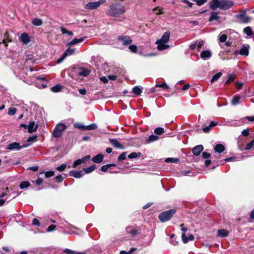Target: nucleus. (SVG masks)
<instances>
[{"instance_id":"58","label":"nucleus","mask_w":254,"mask_h":254,"mask_svg":"<svg viewBox=\"0 0 254 254\" xmlns=\"http://www.w3.org/2000/svg\"><path fill=\"white\" fill-rule=\"evenodd\" d=\"M32 224L33 225L39 226L40 223L38 219L34 218L32 221Z\"/></svg>"},{"instance_id":"30","label":"nucleus","mask_w":254,"mask_h":254,"mask_svg":"<svg viewBox=\"0 0 254 254\" xmlns=\"http://www.w3.org/2000/svg\"><path fill=\"white\" fill-rule=\"evenodd\" d=\"M141 153L139 152H132L128 155V158L129 159H135L137 158H140L141 157Z\"/></svg>"},{"instance_id":"34","label":"nucleus","mask_w":254,"mask_h":254,"mask_svg":"<svg viewBox=\"0 0 254 254\" xmlns=\"http://www.w3.org/2000/svg\"><path fill=\"white\" fill-rule=\"evenodd\" d=\"M95 169V165H93L88 168H84L83 171L86 174H89L92 172Z\"/></svg>"},{"instance_id":"41","label":"nucleus","mask_w":254,"mask_h":254,"mask_svg":"<svg viewBox=\"0 0 254 254\" xmlns=\"http://www.w3.org/2000/svg\"><path fill=\"white\" fill-rule=\"evenodd\" d=\"M61 32L63 34H68L69 35H73V32L71 31L67 30L65 28L62 27L61 29Z\"/></svg>"},{"instance_id":"10","label":"nucleus","mask_w":254,"mask_h":254,"mask_svg":"<svg viewBox=\"0 0 254 254\" xmlns=\"http://www.w3.org/2000/svg\"><path fill=\"white\" fill-rule=\"evenodd\" d=\"M75 50L74 49H71L70 48H68L66 50L64 53L63 54L61 58L57 60L58 64L61 63L67 56L71 55L74 52Z\"/></svg>"},{"instance_id":"2","label":"nucleus","mask_w":254,"mask_h":254,"mask_svg":"<svg viewBox=\"0 0 254 254\" xmlns=\"http://www.w3.org/2000/svg\"><path fill=\"white\" fill-rule=\"evenodd\" d=\"M170 32L167 31L164 33L160 39L157 40L155 43L157 45V49L159 51H163L168 49L170 47L169 45L166 44L169 41Z\"/></svg>"},{"instance_id":"35","label":"nucleus","mask_w":254,"mask_h":254,"mask_svg":"<svg viewBox=\"0 0 254 254\" xmlns=\"http://www.w3.org/2000/svg\"><path fill=\"white\" fill-rule=\"evenodd\" d=\"M243 31L248 36H252L253 35L252 29L249 26L245 28Z\"/></svg>"},{"instance_id":"4","label":"nucleus","mask_w":254,"mask_h":254,"mask_svg":"<svg viewBox=\"0 0 254 254\" xmlns=\"http://www.w3.org/2000/svg\"><path fill=\"white\" fill-rule=\"evenodd\" d=\"M175 213V209H169L160 213L158 218L161 222H166L169 220Z\"/></svg>"},{"instance_id":"38","label":"nucleus","mask_w":254,"mask_h":254,"mask_svg":"<svg viewBox=\"0 0 254 254\" xmlns=\"http://www.w3.org/2000/svg\"><path fill=\"white\" fill-rule=\"evenodd\" d=\"M30 186V183L28 181H23L22 182L20 185L19 188L21 189H24L27 187H28Z\"/></svg>"},{"instance_id":"33","label":"nucleus","mask_w":254,"mask_h":254,"mask_svg":"<svg viewBox=\"0 0 254 254\" xmlns=\"http://www.w3.org/2000/svg\"><path fill=\"white\" fill-rule=\"evenodd\" d=\"M127 232L132 236H135L137 234L136 230L132 229L131 227H128L126 229Z\"/></svg>"},{"instance_id":"62","label":"nucleus","mask_w":254,"mask_h":254,"mask_svg":"<svg viewBox=\"0 0 254 254\" xmlns=\"http://www.w3.org/2000/svg\"><path fill=\"white\" fill-rule=\"evenodd\" d=\"M36 138H37V136L33 135V136H32L29 137L28 139H27V141L31 142V141H34L35 140H36Z\"/></svg>"},{"instance_id":"59","label":"nucleus","mask_w":254,"mask_h":254,"mask_svg":"<svg viewBox=\"0 0 254 254\" xmlns=\"http://www.w3.org/2000/svg\"><path fill=\"white\" fill-rule=\"evenodd\" d=\"M64 178L62 176H56L55 177V180L57 182H61L63 180Z\"/></svg>"},{"instance_id":"55","label":"nucleus","mask_w":254,"mask_h":254,"mask_svg":"<svg viewBox=\"0 0 254 254\" xmlns=\"http://www.w3.org/2000/svg\"><path fill=\"white\" fill-rule=\"evenodd\" d=\"M83 126L84 125L80 123H75L74 124V127L79 128L81 130H83Z\"/></svg>"},{"instance_id":"9","label":"nucleus","mask_w":254,"mask_h":254,"mask_svg":"<svg viewBox=\"0 0 254 254\" xmlns=\"http://www.w3.org/2000/svg\"><path fill=\"white\" fill-rule=\"evenodd\" d=\"M234 4V2L231 0H221L220 9L226 10L232 7Z\"/></svg>"},{"instance_id":"60","label":"nucleus","mask_w":254,"mask_h":254,"mask_svg":"<svg viewBox=\"0 0 254 254\" xmlns=\"http://www.w3.org/2000/svg\"><path fill=\"white\" fill-rule=\"evenodd\" d=\"M202 157L204 159L208 158L210 156V154L206 152H203L202 154Z\"/></svg>"},{"instance_id":"46","label":"nucleus","mask_w":254,"mask_h":254,"mask_svg":"<svg viewBox=\"0 0 254 254\" xmlns=\"http://www.w3.org/2000/svg\"><path fill=\"white\" fill-rule=\"evenodd\" d=\"M254 145V140H252L250 142L248 143L245 147V149L246 150H248L251 149Z\"/></svg>"},{"instance_id":"22","label":"nucleus","mask_w":254,"mask_h":254,"mask_svg":"<svg viewBox=\"0 0 254 254\" xmlns=\"http://www.w3.org/2000/svg\"><path fill=\"white\" fill-rule=\"evenodd\" d=\"M38 127V125L35 124V122H30L28 126V132L31 133L35 131L37 129Z\"/></svg>"},{"instance_id":"64","label":"nucleus","mask_w":254,"mask_h":254,"mask_svg":"<svg viewBox=\"0 0 254 254\" xmlns=\"http://www.w3.org/2000/svg\"><path fill=\"white\" fill-rule=\"evenodd\" d=\"M236 86L238 89L240 90V89H242V88L243 87V83L241 82H238L236 84Z\"/></svg>"},{"instance_id":"27","label":"nucleus","mask_w":254,"mask_h":254,"mask_svg":"<svg viewBox=\"0 0 254 254\" xmlns=\"http://www.w3.org/2000/svg\"><path fill=\"white\" fill-rule=\"evenodd\" d=\"M89 70L84 68H81L79 69V71L78 72L79 75L82 76H87L89 74Z\"/></svg>"},{"instance_id":"21","label":"nucleus","mask_w":254,"mask_h":254,"mask_svg":"<svg viewBox=\"0 0 254 254\" xmlns=\"http://www.w3.org/2000/svg\"><path fill=\"white\" fill-rule=\"evenodd\" d=\"M249 45H244L239 51V54L241 55L247 56L249 55Z\"/></svg>"},{"instance_id":"61","label":"nucleus","mask_w":254,"mask_h":254,"mask_svg":"<svg viewBox=\"0 0 254 254\" xmlns=\"http://www.w3.org/2000/svg\"><path fill=\"white\" fill-rule=\"evenodd\" d=\"M242 134L243 135H244L245 136H247L249 134V130L248 129H244L242 131Z\"/></svg>"},{"instance_id":"40","label":"nucleus","mask_w":254,"mask_h":254,"mask_svg":"<svg viewBox=\"0 0 254 254\" xmlns=\"http://www.w3.org/2000/svg\"><path fill=\"white\" fill-rule=\"evenodd\" d=\"M222 76L221 72H218L215 74L211 78V82H213L217 80Z\"/></svg>"},{"instance_id":"48","label":"nucleus","mask_w":254,"mask_h":254,"mask_svg":"<svg viewBox=\"0 0 254 254\" xmlns=\"http://www.w3.org/2000/svg\"><path fill=\"white\" fill-rule=\"evenodd\" d=\"M227 39V35L226 34H222L220 36L219 40L221 42H224Z\"/></svg>"},{"instance_id":"8","label":"nucleus","mask_w":254,"mask_h":254,"mask_svg":"<svg viewBox=\"0 0 254 254\" xmlns=\"http://www.w3.org/2000/svg\"><path fill=\"white\" fill-rule=\"evenodd\" d=\"M117 40L124 45H130L132 43V40L129 36L120 35L118 37Z\"/></svg>"},{"instance_id":"44","label":"nucleus","mask_w":254,"mask_h":254,"mask_svg":"<svg viewBox=\"0 0 254 254\" xmlns=\"http://www.w3.org/2000/svg\"><path fill=\"white\" fill-rule=\"evenodd\" d=\"M156 87H162L163 89H168L169 88V86L166 83H163L161 84H156Z\"/></svg>"},{"instance_id":"24","label":"nucleus","mask_w":254,"mask_h":254,"mask_svg":"<svg viewBox=\"0 0 254 254\" xmlns=\"http://www.w3.org/2000/svg\"><path fill=\"white\" fill-rule=\"evenodd\" d=\"M217 125V122H216L215 121H212L208 126L204 127V128H203L202 130L204 132H208L211 128L215 127Z\"/></svg>"},{"instance_id":"11","label":"nucleus","mask_w":254,"mask_h":254,"mask_svg":"<svg viewBox=\"0 0 254 254\" xmlns=\"http://www.w3.org/2000/svg\"><path fill=\"white\" fill-rule=\"evenodd\" d=\"M27 146V145H23V146H21L20 145L19 143L17 142H13L10 144H9L7 147V149L8 150H20L22 147H26Z\"/></svg>"},{"instance_id":"43","label":"nucleus","mask_w":254,"mask_h":254,"mask_svg":"<svg viewBox=\"0 0 254 254\" xmlns=\"http://www.w3.org/2000/svg\"><path fill=\"white\" fill-rule=\"evenodd\" d=\"M127 153L126 152H123V153L121 154L118 158V160L119 161H122L126 159L127 157Z\"/></svg>"},{"instance_id":"25","label":"nucleus","mask_w":254,"mask_h":254,"mask_svg":"<svg viewBox=\"0 0 254 254\" xmlns=\"http://www.w3.org/2000/svg\"><path fill=\"white\" fill-rule=\"evenodd\" d=\"M214 149L216 152L220 153L225 150V147L222 144H218L215 146Z\"/></svg>"},{"instance_id":"52","label":"nucleus","mask_w":254,"mask_h":254,"mask_svg":"<svg viewBox=\"0 0 254 254\" xmlns=\"http://www.w3.org/2000/svg\"><path fill=\"white\" fill-rule=\"evenodd\" d=\"M16 111V110L15 108H9L8 111V114L10 116H12L15 114Z\"/></svg>"},{"instance_id":"1","label":"nucleus","mask_w":254,"mask_h":254,"mask_svg":"<svg viewBox=\"0 0 254 254\" xmlns=\"http://www.w3.org/2000/svg\"><path fill=\"white\" fill-rule=\"evenodd\" d=\"M125 12L126 9L124 6L119 3H113L110 5L108 14L114 17H118Z\"/></svg>"},{"instance_id":"31","label":"nucleus","mask_w":254,"mask_h":254,"mask_svg":"<svg viewBox=\"0 0 254 254\" xmlns=\"http://www.w3.org/2000/svg\"><path fill=\"white\" fill-rule=\"evenodd\" d=\"M228 233V231L225 229H220L218 231V235L221 237H227Z\"/></svg>"},{"instance_id":"19","label":"nucleus","mask_w":254,"mask_h":254,"mask_svg":"<svg viewBox=\"0 0 254 254\" xmlns=\"http://www.w3.org/2000/svg\"><path fill=\"white\" fill-rule=\"evenodd\" d=\"M182 239L183 242L185 244H186L189 241H192V240H193L194 239V236L193 235L190 234L189 235V236L187 237L186 236L185 233H182Z\"/></svg>"},{"instance_id":"18","label":"nucleus","mask_w":254,"mask_h":254,"mask_svg":"<svg viewBox=\"0 0 254 254\" xmlns=\"http://www.w3.org/2000/svg\"><path fill=\"white\" fill-rule=\"evenodd\" d=\"M109 141L111 144L115 147L117 148H124L123 145L116 139L110 138Z\"/></svg>"},{"instance_id":"17","label":"nucleus","mask_w":254,"mask_h":254,"mask_svg":"<svg viewBox=\"0 0 254 254\" xmlns=\"http://www.w3.org/2000/svg\"><path fill=\"white\" fill-rule=\"evenodd\" d=\"M85 37H82V38H80L79 39H77V38H74V39H73L71 41L68 42V43H67L66 44V46L67 47H70V46H71L73 45H75L77 43H80V42H82L84 41V40L85 39Z\"/></svg>"},{"instance_id":"3","label":"nucleus","mask_w":254,"mask_h":254,"mask_svg":"<svg viewBox=\"0 0 254 254\" xmlns=\"http://www.w3.org/2000/svg\"><path fill=\"white\" fill-rule=\"evenodd\" d=\"M250 11L249 8H246L240 11L239 13L235 15V17L242 23H248L252 20V17L247 15V13Z\"/></svg>"},{"instance_id":"14","label":"nucleus","mask_w":254,"mask_h":254,"mask_svg":"<svg viewBox=\"0 0 254 254\" xmlns=\"http://www.w3.org/2000/svg\"><path fill=\"white\" fill-rule=\"evenodd\" d=\"M212 56V53L209 50H205L200 53V57L203 60H207L209 59Z\"/></svg>"},{"instance_id":"54","label":"nucleus","mask_w":254,"mask_h":254,"mask_svg":"<svg viewBox=\"0 0 254 254\" xmlns=\"http://www.w3.org/2000/svg\"><path fill=\"white\" fill-rule=\"evenodd\" d=\"M64 252L67 254H76V252L70 249H66L64 250Z\"/></svg>"},{"instance_id":"26","label":"nucleus","mask_w":254,"mask_h":254,"mask_svg":"<svg viewBox=\"0 0 254 254\" xmlns=\"http://www.w3.org/2000/svg\"><path fill=\"white\" fill-rule=\"evenodd\" d=\"M159 139V137L156 135L151 134L149 135L148 138L146 140V143H150L153 141H156Z\"/></svg>"},{"instance_id":"16","label":"nucleus","mask_w":254,"mask_h":254,"mask_svg":"<svg viewBox=\"0 0 254 254\" xmlns=\"http://www.w3.org/2000/svg\"><path fill=\"white\" fill-rule=\"evenodd\" d=\"M203 149V147L202 145H198L195 146L192 149V153L195 156H198Z\"/></svg>"},{"instance_id":"23","label":"nucleus","mask_w":254,"mask_h":254,"mask_svg":"<svg viewBox=\"0 0 254 254\" xmlns=\"http://www.w3.org/2000/svg\"><path fill=\"white\" fill-rule=\"evenodd\" d=\"M11 42V40L9 37L8 32H6L3 34V39L2 40V43L6 47H7V43L9 42Z\"/></svg>"},{"instance_id":"28","label":"nucleus","mask_w":254,"mask_h":254,"mask_svg":"<svg viewBox=\"0 0 254 254\" xmlns=\"http://www.w3.org/2000/svg\"><path fill=\"white\" fill-rule=\"evenodd\" d=\"M211 16L209 18V21L211 22L214 20H218L220 19V16L218 15V13L216 12H211Z\"/></svg>"},{"instance_id":"20","label":"nucleus","mask_w":254,"mask_h":254,"mask_svg":"<svg viewBox=\"0 0 254 254\" xmlns=\"http://www.w3.org/2000/svg\"><path fill=\"white\" fill-rule=\"evenodd\" d=\"M104 159V156L102 154H99L92 158V160L94 163H100Z\"/></svg>"},{"instance_id":"5","label":"nucleus","mask_w":254,"mask_h":254,"mask_svg":"<svg viewBox=\"0 0 254 254\" xmlns=\"http://www.w3.org/2000/svg\"><path fill=\"white\" fill-rule=\"evenodd\" d=\"M106 0H99L96 2H89L87 3L85 6V8L87 10H93L98 8L102 4L104 3Z\"/></svg>"},{"instance_id":"29","label":"nucleus","mask_w":254,"mask_h":254,"mask_svg":"<svg viewBox=\"0 0 254 254\" xmlns=\"http://www.w3.org/2000/svg\"><path fill=\"white\" fill-rule=\"evenodd\" d=\"M142 91V88L140 86H136L132 88L133 93L137 96L140 95Z\"/></svg>"},{"instance_id":"32","label":"nucleus","mask_w":254,"mask_h":254,"mask_svg":"<svg viewBox=\"0 0 254 254\" xmlns=\"http://www.w3.org/2000/svg\"><path fill=\"white\" fill-rule=\"evenodd\" d=\"M32 24L35 26H40L42 25L43 24V21L42 19L38 18H35L33 19L32 22Z\"/></svg>"},{"instance_id":"51","label":"nucleus","mask_w":254,"mask_h":254,"mask_svg":"<svg viewBox=\"0 0 254 254\" xmlns=\"http://www.w3.org/2000/svg\"><path fill=\"white\" fill-rule=\"evenodd\" d=\"M56 228V226L55 225H51L47 229L46 231L47 232H51L53 231Z\"/></svg>"},{"instance_id":"39","label":"nucleus","mask_w":254,"mask_h":254,"mask_svg":"<svg viewBox=\"0 0 254 254\" xmlns=\"http://www.w3.org/2000/svg\"><path fill=\"white\" fill-rule=\"evenodd\" d=\"M240 100V97L238 96H234L232 100V103L233 105H236L239 103Z\"/></svg>"},{"instance_id":"56","label":"nucleus","mask_w":254,"mask_h":254,"mask_svg":"<svg viewBox=\"0 0 254 254\" xmlns=\"http://www.w3.org/2000/svg\"><path fill=\"white\" fill-rule=\"evenodd\" d=\"M89 126V130H92V129H96L97 128V126L96 124L95 123H93L90 125H88Z\"/></svg>"},{"instance_id":"36","label":"nucleus","mask_w":254,"mask_h":254,"mask_svg":"<svg viewBox=\"0 0 254 254\" xmlns=\"http://www.w3.org/2000/svg\"><path fill=\"white\" fill-rule=\"evenodd\" d=\"M165 161L167 163H178L179 162L180 160L176 158H167L165 159Z\"/></svg>"},{"instance_id":"45","label":"nucleus","mask_w":254,"mask_h":254,"mask_svg":"<svg viewBox=\"0 0 254 254\" xmlns=\"http://www.w3.org/2000/svg\"><path fill=\"white\" fill-rule=\"evenodd\" d=\"M67 167V165L65 163L62 164L61 166L56 168V170L59 172H62L64 171Z\"/></svg>"},{"instance_id":"50","label":"nucleus","mask_w":254,"mask_h":254,"mask_svg":"<svg viewBox=\"0 0 254 254\" xmlns=\"http://www.w3.org/2000/svg\"><path fill=\"white\" fill-rule=\"evenodd\" d=\"M194 1H195L197 4L199 6H200L207 1V0H193Z\"/></svg>"},{"instance_id":"6","label":"nucleus","mask_w":254,"mask_h":254,"mask_svg":"<svg viewBox=\"0 0 254 254\" xmlns=\"http://www.w3.org/2000/svg\"><path fill=\"white\" fill-rule=\"evenodd\" d=\"M66 128V126L63 124H59L54 129L53 134L55 137H60L62 135V132Z\"/></svg>"},{"instance_id":"53","label":"nucleus","mask_w":254,"mask_h":254,"mask_svg":"<svg viewBox=\"0 0 254 254\" xmlns=\"http://www.w3.org/2000/svg\"><path fill=\"white\" fill-rule=\"evenodd\" d=\"M204 44V41L201 40L200 41L198 44L196 43V46H197V49L198 51H199L200 49L201 48L202 46H203Z\"/></svg>"},{"instance_id":"49","label":"nucleus","mask_w":254,"mask_h":254,"mask_svg":"<svg viewBox=\"0 0 254 254\" xmlns=\"http://www.w3.org/2000/svg\"><path fill=\"white\" fill-rule=\"evenodd\" d=\"M129 49L133 53H136L137 52V46L134 45H130L128 47Z\"/></svg>"},{"instance_id":"63","label":"nucleus","mask_w":254,"mask_h":254,"mask_svg":"<svg viewBox=\"0 0 254 254\" xmlns=\"http://www.w3.org/2000/svg\"><path fill=\"white\" fill-rule=\"evenodd\" d=\"M100 80L104 83H106L108 82V78H107L105 76H103L100 78Z\"/></svg>"},{"instance_id":"42","label":"nucleus","mask_w":254,"mask_h":254,"mask_svg":"<svg viewBox=\"0 0 254 254\" xmlns=\"http://www.w3.org/2000/svg\"><path fill=\"white\" fill-rule=\"evenodd\" d=\"M164 132V128L162 127H157L154 129V132L156 134L161 135Z\"/></svg>"},{"instance_id":"57","label":"nucleus","mask_w":254,"mask_h":254,"mask_svg":"<svg viewBox=\"0 0 254 254\" xmlns=\"http://www.w3.org/2000/svg\"><path fill=\"white\" fill-rule=\"evenodd\" d=\"M182 1L187 4L189 7H191L193 5V3L188 0H182Z\"/></svg>"},{"instance_id":"47","label":"nucleus","mask_w":254,"mask_h":254,"mask_svg":"<svg viewBox=\"0 0 254 254\" xmlns=\"http://www.w3.org/2000/svg\"><path fill=\"white\" fill-rule=\"evenodd\" d=\"M234 79V75H233V74H230L229 75L228 78L225 81V84H228L230 83H231V82H232Z\"/></svg>"},{"instance_id":"15","label":"nucleus","mask_w":254,"mask_h":254,"mask_svg":"<svg viewBox=\"0 0 254 254\" xmlns=\"http://www.w3.org/2000/svg\"><path fill=\"white\" fill-rule=\"evenodd\" d=\"M19 39L24 44H27L30 41V37L26 33H22Z\"/></svg>"},{"instance_id":"12","label":"nucleus","mask_w":254,"mask_h":254,"mask_svg":"<svg viewBox=\"0 0 254 254\" xmlns=\"http://www.w3.org/2000/svg\"><path fill=\"white\" fill-rule=\"evenodd\" d=\"M90 158V156L89 155H87L81 159H79L78 160H76V161H75L73 162V165H72V167L73 168L77 167L78 165L88 161Z\"/></svg>"},{"instance_id":"7","label":"nucleus","mask_w":254,"mask_h":254,"mask_svg":"<svg viewBox=\"0 0 254 254\" xmlns=\"http://www.w3.org/2000/svg\"><path fill=\"white\" fill-rule=\"evenodd\" d=\"M118 169L117 166L115 164H110L104 165L101 167V170L103 172H106L109 170L110 173H118V171L116 170Z\"/></svg>"},{"instance_id":"13","label":"nucleus","mask_w":254,"mask_h":254,"mask_svg":"<svg viewBox=\"0 0 254 254\" xmlns=\"http://www.w3.org/2000/svg\"><path fill=\"white\" fill-rule=\"evenodd\" d=\"M220 2L221 0H212L209 3L210 8L213 10L217 8H220Z\"/></svg>"},{"instance_id":"37","label":"nucleus","mask_w":254,"mask_h":254,"mask_svg":"<svg viewBox=\"0 0 254 254\" xmlns=\"http://www.w3.org/2000/svg\"><path fill=\"white\" fill-rule=\"evenodd\" d=\"M62 86L60 84H57V85L53 86L51 88V90L53 92L57 93V92L60 91L62 90Z\"/></svg>"}]
</instances>
